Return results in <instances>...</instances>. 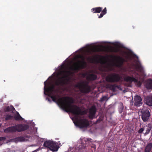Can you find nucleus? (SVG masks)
Listing matches in <instances>:
<instances>
[{
    "mask_svg": "<svg viewBox=\"0 0 152 152\" xmlns=\"http://www.w3.org/2000/svg\"><path fill=\"white\" fill-rule=\"evenodd\" d=\"M44 94L50 97L54 102L58 103L63 110L77 115H82L86 113L85 111H82L80 107L76 105H72L74 103V100L72 98L64 96L57 100V96L55 95L56 90L54 85L51 84L50 86H47L46 81L44 82Z\"/></svg>",
    "mask_w": 152,
    "mask_h": 152,
    "instance_id": "f257e3e1",
    "label": "nucleus"
},
{
    "mask_svg": "<svg viewBox=\"0 0 152 152\" xmlns=\"http://www.w3.org/2000/svg\"><path fill=\"white\" fill-rule=\"evenodd\" d=\"M72 74V73L70 71H64L63 76L59 77L55 81V85L57 86H62L66 84L70 80L69 76Z\"/></svg>",
    "mask_w": 152,
    "mask_h": 152,
    "instance_id": "f03ea898",
    "label": "nucleus"
},
{
    "mask_svg": "<svg viewBox=\"0 0 152 152\" xmlns=\"http://www.w3.org/2000/svg\"><path fill=\"white\" fill-rule=\"evenodd\" d=\"M29 126L27 124H18L5 129L4 132L6 133H14L16 131L21 132L27 130Z\"/></svg>",
    "mask_w": 152,
    "mask_h": 152,
    "instance_id": "7ed1b4c3",
    "label": "nucleus"
},
{
    "mask_svg": "<svg viewBox=\"0 0 152 152\" xmlns=\"http://www.w3.org/2000/svg\"><path fill=\"white\" fill-rule=\"evenodd\" d=\"M75 86L78 88L80 92L83 93L88 94L91 91V87L87 82L83 81L78 83Z\"/></svg>",
    "mask_w": 152,
    "mask_h": 152,
    "instance_id": "20e7f679",
    "label": "nucleus"
},
{
    "mask_svg": "<svg viewBox=\"0 0 152 152\" xmlns=\"http://www.w3.org/2000/svg\"><path fill=\"white\" fill-rule=\"evenodd\" d=\"M79 58L82 59V61H79L78 62L75 64L73 67L71 69L73 71H77L85 68L86 65V63L85 61V58L83 56H80Z\"/></svg>",
    "mask_w": 152,
    "mask_h": 152,
    "instance_id": "39448f33",
    "label": "nucleus"
},
{
    "mask_svg": "<svg viewBox=\"0 0 152 152\" xmlns=\"http://www.w3.org/2000/svg\"><path fill=\"white\" fill-rule=\"evenodd\" d=\"M121 79V76L116 73H111L107 75L105 78L107 82L115 83L119 81Z\"/></svg>",
    "mask_w": 152,
    "mask_h": 152,
    "instance_id": "423d86ee",
    "label": "nucleus"
},
{
    "mask_svg": "<svg viewBox=\"0 0 152 152\" xmlns=\"http://www.w3.org/2000/svg\"><path fill=\"white\" fill-rule=\"evenodd\" d=\"M75 122L74 123L75 125L80 128H86L89 125L88 120L87 119H79L77 117L75 118Z\"/></svg>",
    "mask_w": 152,
    "mask_h": 152,
    "instance_id": "0eeeda50",
    "label": "nucleus"
},
{
    "mask_svg": "<svg viewBox=\"0 0 152 152\" xmlns=\"http://www.w3.org/2000/svg\"><path fill=\"white\" fill-rule=\"evenodd\" d=\"M43 145L44 147L49 148L53 152L57 151L58 149V146L56 144L50 140H47L45 142Z\"/></svg>",
    "mask_w": 152,
    "mask_h": 152,
    "instance_id": "6e6552de",
    "label": "nucleus"
},
{
    "mask_svg": "<svg viewBox=\"0 0 152 152\" xmlns=\"http://www.w3.org/2000/svg\"><path fill=\"white\" fill-rule=\"evenodd\" d=\"M88 60L91 62L100 63L102 64H105L106 63V61L104 59V57L96 55L93 58L88 57Z\"/></svg>",
    "mask_w": 152,
    "mask_h": 152,
    "instance_id": "1a4fd4ad",
    "label": "nucleus"
},
{
    "mask_svg": "<svg viewBox=\"0 0 152 152\" xmlns=\"http://www.w3.org/2000/svg\"><path fill=\"white\" fill-rule=\"evenodd\" d=\"M102 9V7H94L92 8L91 11L93 13H99L102 12L98 16V18H102L104 15L107 13V10L106 8H104L103 10Z\"/></svg>",
    "mask_w": 152,
    "mask_h": 152,
    "instance_id": "9d476101",
    "label": "nucleus"
},
{
    "mask_svg": "<svg viewBox=\"0 0 152 152\" xmlns=\"http://www.w3.org/2000/svg\"><path fill=\"white\" fill-rule=\"evenodd\" d=\"M113 57L114 58L117 59L116 62L114 63V65L118 67H121L123 65L124 62H127L128 60L127 59H124L123 58L120 56H111Z\"/></svg>",
    "mask_w": 152,
    "mask_h": 152,
    "instance_id": "9b49d317",
    "label": "nucleus"
},
{
    "mask_svg": "<svg viewBox=\"0 0 152 152\" xmlns=\"http://www.w3.org/2000/svg\"><path fill=\"white\" fill-rule=\"evenodd\" d=\"M142 113V118L144 122L147 121L150 116V113L149 111L147 110H142L141 112Z\"/></svg>",
    "mask_w": 152,
    "mask_h": 152,
    "instance_id": "f8f14e48",
    "label": "nucleus"
},
{
    "mask_svg": "<svg viewBox=\"0 0 152 152\" xmlns=\"http://www.w3.org/2000/svg\"><path fill=\"white\" fill-rule=\"evenodd\" d=\"M134 73L135 74V78L133 76H127L125 78V80L126 82H129L130 83H132V82H134V81L136 82L137 81V78H138V76L140 77V75L137 72H134Z\"/></svg>",
    "mask_w": 152,
    "mask_h": 152,
    "instance_id": "ddd939ff",
    "label": "nucleus"
},
{
    "mask_svg": "<svg viewBox=\"0 0 152 152\" xmlns=\"http://www.w3.org/2000/svg\"><path fill=\"white\" fill-rule=\"evenodd\" d=\"M142 104V99L141 97L138 95L135 96L134 98V105L137 107H139Z\"/></svg>",
    "mask_w": 152,
    "mask_h": 152,
    "instance_id": "4468645a",
    "label": "nucleus"
},
{
    "mask_svg": "<svg viewBox=\"0 0 152 152\" xmlns=\"http://www.w3.org/2000/svg\"><path fill=\"white\" fill-rule=\"evenodd\" d=\"M96 112V109L95 106H92L89 110V118L91 119L94 118Z\"/></svg>",
    "mask_w": 152,
    "mask_h": 152,
    "instance_id": "2eb2a0df",
    "label": "nucleus"
},
{
    "mask_svg": "<svg viewBox=\"0 0 152 152\" xmlns=\"http://www.w3.org/2000/svg\"><path fill=\"white\" fill-rule=\"evenodd\" d=\"M107 87L109 88L110 90H112L113 91H115V89L117 88L120 90H122V88L120 85H117L116 84H108L107 85Z\"/></svg>",
    "mask_w": 152,
    "mask_h": 152,
    "instance_id": "dca6fc26",
    "label": "nucleus"
},
{
    "mask_svg": "<svg viewBox=\"0 0 152 152\" xmlns=\"http://www.w3.org/2000/svg\"><path fill=\"white\" fill-rule=\"evenodd\" d=\"M146 104L149 106H152V97L151 96H148L145 98Z\"/></svg>",
    "mask_w": 152,
    "mask_h": 152,
    "instance_id": "f3484780",
    "label": "nucleus"
},
{
    "mask_svg": "<svg viewBox=\"0 0 152 152\" xmlns=\"http://www.w3.org/2000/svg\"><path fill=\"white\" fill-rule=\"evenodd\" d=\"M97 78V75L94 74H89L86 77L87 80L89 81L94 80Z\"/></svg>",
    "mask_w": 152,
    "mask_h": 152,
    "instance_id": "a211bd4d",
    "label": "nucleus"
},
{
    "mask_svg": "<svg viewBox=\"0 0 152 152\" xmlns=\"http://www.w3.org/2000/svg\"><path fill=\"white\" fill-rule=\"evenodd\" d=\"M145 86L148 89H152V80H148L145 84Z\"/></svg>",
    "mask_w": 152,
    "mask_h": 152,
    "instance_id": "6ab92c4d",
    "label": "nucleus"
},
{
    "mask_svg": "<svg viewBox=\"0 0 152 152\" xmlns=\"http://www.w3.org/2000/svg\"><path fill=\"white\" fill-rule=\"evenodd\" d=\"M144 127V130H145L146 131V132L145 133V135H147L149 133L152 129L151 125L150 124H148L145 126Z\"/></svg>",
    "mask_w": 152,
    "mask_h": 152,
    "instance_id": "aec40b11",
    "label": "nucleus"
},
{
    "mask_svg": "<svg viewBox=\"0 0 152 152\" xmlns=\"http://www.w3.org/2000/svg\"><path fill=\"white\" fill-rule=\"evenodd\" d=\"M152 148V143H149L147 144L146 146L145 150V152H150Z\"/></svg>",
    "mask_w": 152,
    "mask_h": 152,
    "instance_id": "412c9836",
    "label": "nucleus"
},
{
    "mask_svg": "<svg viewBox=\"0 0 152 152\" xmlns=\"http://www.w3.org/2000/svg\"><path fill=\"white\" fill-rule=\"evenodd\" d=\"M14 118L17 121H22L23 120V118L21 117L18 112H17L16 114L14 115Z\"/></svg>",
    "mask_w": 152,
    "mask_h": 152,
    "instance_id": "4be33fe9",
    "label": "nucleus"
},
{
    "mask_svg": "<svg viewBox=\"0 0 152 152\" xmlns=\"http://www.w3.org/2000/svg\"><path fill=\"white\" fill-rule=\"evenodd\" d=\"M136 69L137 71L142 73L143 72V68L142 66L140 64H137L136 66Z\"/></svg>",
    "mask_w": 152,
    "mask_h": 152,
    "instance_id": "5701e85b",
    "label": "nucleus"
},
{
    "mask_svg": "<svg viewBox=\"0 0 152 152\" xmlns=\"http://www.w3.org/2000/svg\"><path fill=\"white\" fill-rule=\"evenodd\" d=\"M15 110L14 107L12 105L10 106H7L4 108V110L6 112H10L11 111H13Z\"/></svg>",
    "mask_w": 152,
    "mask_h": 152,
    "instance_id": "b1692460",
    "label": "nucleus"
},
{
    "mask_svg": "<svg viewBox=\"0 0 152 152\" xmlns=\"http://www.w3.org/2000/svg\"><path fill=\"white\" fill-rule=\"evenodd\" d=\"M79 151L80 152H86L87 150L86 146L84 145L81 146L79 149Z\"/></svg>",
    "mask_w": 152,
    "mask_h": 152,
    "instance_id": "393cba45",
    "label": "nucleus"
},
{
    "mask_svg": "<svg viewBox=\"0 0 152 152\" xmlns=\"http://www.w3.org/2000/svg\"><path fill=\"white\" fill-rule=\"evenodd\" d=\"M13 116L11 115L7 114L6 115L5 119L6 121L11 120L13 118Z\"/></svg>",
    "mask_w": 152,
    "mask_h": 152,
    "instance_id": "a878e982",
    "label": "nucleus"
},
{
    "mask_svg": "<svg viewBox=\"0 0 152 152\" xmlns=\"http://www.w3.org/2000/svg\"><path fill=\"white\" fill-rule=\"evenodd\" d=\"M17 140L19 141L22 142L25 140V139L23 136H20L17 138Z\"/></svg>",
    "mask_w": 152,
    "mask_h": 152,
    "instance_id": "bb28decb",
    "label": "nucleus"
},
{
    "mask_svg": "<svg viewBox=\"0 0 152 152\" xmlns=\"http://www.w3.org/2000/svg\"><path fill=\"white\" fill-rule=\"evenodd\" d=\"M119 50L118 48H115L111 49V51L115 53H118L119 51Z\"/></svg>",
    "mask_w": 152,
    "mask_h": 152,
    "instance_id": "cd10ccee",
    "label": "nucleus"
},
{
    "mask_svg": "<svg viewBox=\"0 0 152 152\" xmlns=\"http://www.w3.org/2000/svg\"><path fill=\"white\" fill-rule=\"evenodd\" d=\"M134 83L137 84V85L138 87H140L141 85V83L140 81H139L137 79V81H134Z\"/></svg>",
    "mask_w": 152,
    "mask_h": 152,
    "instance_id": "c85d7f7f",
    "label": "nucleus"
},
{
    "mask_svg": "<svg viewBox=\"0 0 152 152\" xmlns=\"http://www.w3.org/2000/svg\"><path fill=\"white\" fill-rule=\"evenodd\" d=\"M144 130V127L140 128L138 131V133L139 134L142 133L143 132Z\"/></svg>",
    "mask_w": 152,
    "mask_h": 152,
    "instance_id": "c756f323",
    "label": "nucleus"
},
{
    "mask_svg": "<svg viewBox=\"0 0 152 152\" xmlns=\"http://www.w3.org/2000/svg\"><path fill=\"white\" fill-rule=\"evenodd\" d=\"M107 98V97L106 96H103L101 98L100 100L101 101H103L105 100Z\"/></svg>",
    "mask_w": 152,
    "mask_h": 152,
    "instance_id": "7c9ffc66",
    "label": "nucleus"
},
{
    "mask_svg": "<svg viewBox=\"0 0 152 152\" xmlns=\"http://www.w3.org/2000/svg\"><path fill=\"white\" fill-rule=\"evenodd\" d=\"M5 139V138L4 137H0V141L4 140Z\"/></svg>",
    "mask_w": 152,
    "mask_h": 152,
    "instance_id": "2f4dec72",
    "label": "nucleus"
},
{
    "mask_svg": "<svg viewBox=\"0 0 152 152\" xmlns=\"http://www.w3.org/2000/svg\"><path fill=\"white\" fill-rule=\"evenodd\" d=\"M31 133V131H30L29 132H28V134H30Z\"/></svg>",
    "mask_w": 152,
    "mask_h": 152,
    "instance_id": "473e14b6",
    "label": "nucleus"
},
{
    "mask_svg": "<svg viewBox=\"0 0 152 152\" xmlns=\"http://www.w3.org/2000/svg\"><path fill=\"white\" fill-rule=\"evenodd\" d=\"M14 152H15V151H13ZM7 152H12L11 151H8Z\"/></svg>",
    "mask_w": 152,
    "mask_h": 152,
    "instance_id": "72a5a7b5",
    "label": "nucleus"
},
{
    "mask_svg": "<svg viewBox=\"0 0 152 152\" xmlns=\"http://www.w3.org/2000/svg\"><path fill=\"white\" fill-rule=\"evenodd\" d=\"M87 141H89V139H87Z\"/></svg>",
    "mask_w": 152,
    "mask_h": 152,
    "instance_id": "f704fd0d",
    "label": "nucleus"
},
{
    "mask_svg": "<svg viewBox=\"0 0 152 152\" xmlns=\"http://www.w3.org/2000/svg\"><path fill=\"white\" fill-rule=\"evenodd\" d=\"M48 101H50V99H48Z\"/></svg>",
    "mask_w": 152,
    "mask_h": 152,
    "instance_id": "c9c22d12",
    "label": "nucleus"
},
{
    "mask_svg": "<svg viewBox=\"0 0 152 152\" xmlns=\"http://www.w3.org/2000/svg\"><path fill=\"white\" fill-rule=\"evenodd\" d=\"M150 152H152V150Z\"/></svg>",
    "mask_w": 152,
    "mask_h": 152,
    "instance_id": "e433bc0d",
    "label": "nucleus"
}]
</instances>
